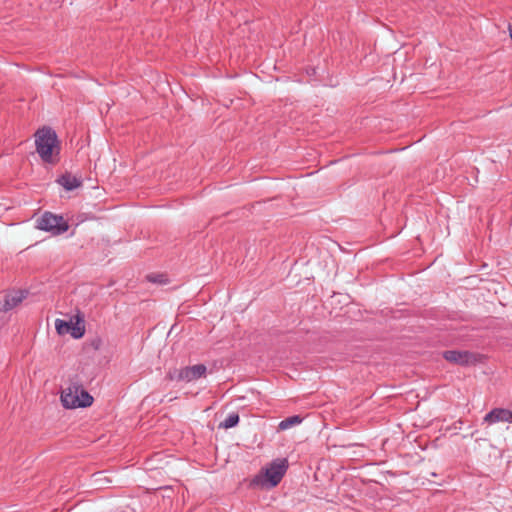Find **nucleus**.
<instances>
[{"label":"nucleus","instance_id":"obj_9","mask_svg":"<svg viewBox=\"0 0 512 512\" xmlns=\"http://www.w3.org/2000/svg\"><path fill=\"white\" fill-rule=\"evenodd\" d=\"M58 183L67 191H72L81 186V180L70 174H64L57 180Z\"/></svg>","mask_w":512,"mask_h":512},{"label":"nucleus","instance_id":"obj_12","mask_svg":"<svg viewBox=\"0 0 512 512\" xmlns=\"http://www.w3.org/2000/svg\"><path fill=\"white\" fill-rule=\"evenodd\" d=\"M301 422H302V418L299 415L290 416V417L285 418L284 420H282L279 423L278 429L281 431H284V430H287L295 425L300 424Z\"/></svg>","mask_w":512,"mask_h":512},{"label":"nucleus","instance_id":"obj_7","mask_svg":"<svg viewBox=\"0 0 512 512\" xmlns=\"http://www.w3.org/2000/svg\"><path fill=\"white\" fill-rule=\"evenodd\" d=\"M484 421L489 424L498 422L512 423V411L505 408H494L485 415Z\"/></svg>","mask_w":512,"mask_h":512},{"label":"nucleus","instance_id":"obj_1","mask_svg":"<svg viewBox=\"0 0 512 512\" xmlns=\"http://www.w3.org/2000/svg\"><path fill=\"white\" fill-rule=\"evenodd\" d=\"M36 151L46 163H54V155L59 154V142L56 132L50 127H43L35 133Z\"/></svg>","mask_w":512,"mask_h":512},{"label":"nucleus","instance_id":"obj_14","mask_svg":"<svg viewBox=\"0 0 512 512\" xmlns=\"http://www.w3.org/2000/svg\"><path fill=\"white\" fill-rule=\"evenodd\" d=\"M55 328L58 334L64 335L69 333L70 329V321H65L62 319H56Z\"/></svg>","mask_w":512,"mask_h":512},{"label":"nucleus","instance_id":"obj_6","mask_svg":"<svg viewBox=\"0 0 512 512\" xmlns=\"http://www.w3.org/2000/svg\"><path fill=\"white\" fill-rule=\"evenodd\" d=\"M78 383H70L61 393V402L65 408H78Z\"/></svg>","mask_w":512,"mask_h":512},{"label":"nucleus","instance_id":"obj_13","mask_svg":"<svg viewBox=\"0 0 512 512\" xmlns=\"http://www.w3.org/2000/svg\"><path fill=\"white\" fill-rule=\"evenodd\" d=\"M239 414L236 413V412H232L230 413L226 418L225 420H223L220 424H219V427L220 428H224V429H229V428H233L235 426L238 425L239 423Z\"/></svg>","mask_w":512,"mask_h":512},{"label":"nucleus","instance_id":"obj_5","mask_svg":"<svg viewBox=\"0 0 512 512\" xmlns=\"http://www.w3.org/2000/svg\"><path fill=\"white\" fill-rule=\"evenodd\" d=\"M206 372L207 367L204 364L187 366L179 370L175 369V373L177 374L176 380L185 382H192L202 377H205Z\"/></svg>","mask_w":512,"mask_h":512},{"label":"nucleus","instance_id":"obj_8","mask_svg":"<svg viewBox=\"0 0 512 512\" xmlns=\"http://www.w3.org/2000/svg\"><path fill=\"white\" fill-rule=\"evenodd\" d=\"M27 292L25 291H16L11 294L6 295L5 301L3 304V310L9 311L19 305L25 298Z\"/></svg>","mask_w":512,"mask_h":512},{"label":"nucleus","instance_id":"obj_4","mask_svg":"<svg viewBox=\"0 0 512 512\" xmlns=\"http://www.w3.org/2000/svg\"><path fill=\"white\" fill-rule=\"evenodd\" d=\"M443 358L450 363L460 366H469L477 362V355L469 351L447 350L442 354Z\"/></svg>","mask_w":512,"mask_h":512},{"label":"nucleus","instance_id":"obj_2","mask_svg":"<svg viewBox=\"0 0 512 512\" xmlns=\"http://www.w3.org/2000/svg\"><path fill=\"white\" fill-rule=\"evenodd\" d=\"M287 469V459H275L251 480V486L275 487L281 482Z\"/></svg>","mask_w":512,"mask_h":512},{"label":"nucleus","instance_id":"obj_15","mask_svg":"<svg viewBox=\"0 0 512 512\" xmlns=\"http://www.w3.org/2000/svg\"><path fill=\"white\" fill-rule=\"evenodd\" d=\"M147 279L153 283H166L165 275L163 274L148 275Z\"/></svg>","mask_w":512,"mask_h":512},{"label":"nucleus","instance_id":"obj_10","mask_svg":"<svg viewBox=\"0 0 512 512\" xmlns=\"http://www.w3.org/2000/svg\"><path fill=\"white\" fill-rule=\"evenodd\" d=\"M69 333L75 339H80L84 336L85 324H84V320L82 317L77 316L75 322L70 320Z\"/></svg>","mask_w":512,"mask_h":512},{"label":"nucleus","instance_id":"obj_3","mask_svg":"<svg viewBox=\"0 0 512 512\" xmlns=\"http://www.w3.org/2000/svg\"><path fill=\"white\" fill-rule=\"evenodd\" d=\"M39 230L49 232L53 236L62 235L69 229L68 222L61 215L44 212L36 221Z\"/></svg>","mask_w":512,"mask_h":512},{"label":"nucleus","instance_id":"obj_11","mask_svg":"<svg viewBox=\"0 0 512 512\" xmlns=\"http://www.w3.org/2000/svg\"><path fill=\"white\" fill-rule=\"evenodd\" d=\"M93 403V397L82 387L81 384H78V408L89 407Z\"/></svg>","mask_w":512,"mask_h":512},{"label":"nucleus","instance_id":"obj_16","mask_svg":"<svg viewBox=\"0 0 512 512\" xmlns=\"http://www.w3.org/2000/svg\"><path fill=\"white\" fill-rule=\"evenodd\" d=\"M176 373H175V370L174 371H170L168 374H167V377L170 379V380H176Z\"/></svg>","mask_w":512,"mask_h":512}]
</instances>
